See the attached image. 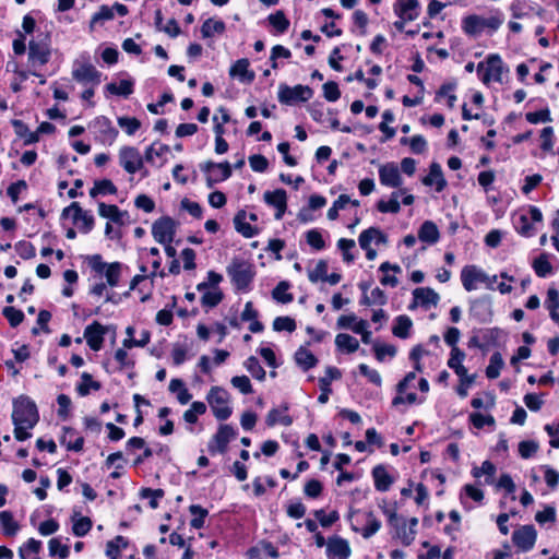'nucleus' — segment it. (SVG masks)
<instances>
[{"label": "nucleus", "instance_id": "nucleus-37", "mask_svg": "<svg viewBox=\"0 0 559 559\" xmlns=\"http://www.w3.org/2000/svg\"><path fill=\"white\" fill-rule=\"evenodd\" d=\"M106 91L112 95H120L123 97H128L133 93V81L131 80H121L119 84L109 83L106 85Z\"/></svg>", "mask_w": 559, "mask_h": 559}, {"label": "nucleus", "instance_id": "nucleus-25", "mask_svg": "<svg viewBox=\"0 0 559 559\" xmlns=\"http://www.w3.org/2000/svg\"><path fill=\"white\" fill-rule=\"evenodd\" d=\"M358 241L361 248H367L371 247V242H376L377 245L386 243L388 239L380 229L370 227L359 235Z\"/></svg>", "mask_w": 559, "mask_h": 559}, {"label": "nucleus", "instance_id": "nucleus-8", "mask_svg": "<svg viewBox=\"0 0 559 559\" xmlns=\"http://www.w3.org/2000/svg\"><path fill=\"white\" fill-rule=\"evenodd\" d=\"M72 78L83 84L97 86L102 81V73L90 62H74Z\"/></svg>", "mask_w": 559, "mask_h": 559}, {"label": "nucleus", "instance_id": "nucleus-59", "mask_svg": "<svg viewBox=\"0 0 559 559\" xmlns=\"http://www.w3.org/2000/svg\"><path fill=\"white\" fill-rule=\"evenodd\" d=\"M495 473H496V467L489 461L483 462L480 467H475L473 469V475L476 478H480L481 476H486V483H488V484L491 483V478L495 475Z\"/></svg>", "mask_w": 559, "mask_h": 559}, {"label": "nucleus", "instance_id": "nucleus-41", "mask_svg": "<svg viewBox=\"0 0 559 559\" xmlns=\"http://www.w3.org/2000/svg\"><path fill=\"white\" fill-rule=\"evenodd\" d=\"M402 194V191H396L391 194V199L389 201L380 200L377 204V209L381 213H397L400 212V202L399 198Z\"/></svg>", "mask_w": 559, "mask_h": 559}, {"label": "nucleus", "instance_id": "nucleus-12", "mask_svg": "<svg viewBox=\"0 0 559 559\" xmlns=\"http://www.w3.org/2000/svg\"><path fill=\"white\" fill-rule=\"evenodd\" d=\"M379 179L382 186L389 188H400L403 183L399 167L394 163H386L380 166Z\"/></svg>", "mask_w": 559, "mask_h": 559}, {"label": "nucleus", "instance_id": "nucleus-34", "mask_svg": "<svg viewBox=\"0 0 559 559\" xmlns=\"http://www.w3.org/2000/svg\"><path fill=\"white\" fill-rule=\"evenodd\" d=\"M100 383L98 381L93 380L92 374L87 372H83L81 374V382L76 385V391L79 395L86 396L90 394L91 390H99Z\"/></svg>", "mask_w": 559, "mask_h": 559}, {"label": "nucleus", "instance_id": "nucleus-31", "mask_svg": "<svg viewBox=\"0 0 559 559\" xmlns=\"http://www.w3.org/2000/svg\"><path fill=\"white\" fill-rule=\"evenodd\" d=\"M0 524L5 536H14L20 530L19 523L13 519L10 511L0 512Z\"/></svg>", "mask_w": 559, "mask_h": 559}, {"label": "nucleus", "instance_id": "nucleus-21", "mask_svg": "<svg viewBox=\"0 0 559 559\" xmlns=\"http://www.w3.org/2000/svg\"><path fill=\"white\" fill-rule=\"evenodd\" d=\"M60 443L69 451L80 452L83 449L84 439L83 437L76 436V431L73 428L64 427Z\"/></svg>", "mask_w": 559, "mask_h": 559}, {"label": "nucleus", "instance_id": "nucleus-1", "mask_svg": "<svg viewBox=\"0 0 559 559\" xmlns=\"http://www.w3.org/2000/svg\"><path fill=\"white\" fill-rule=\"evenodd\" d=\"M39 420L36 404L27 396H20L13 402L12 421L14 424V437L19 441L31 438L29 429Z\"/></svg>", "mask_w": 559, "mask_h": 559}, {"label": "nucleus", "instance_id": "nucleus-24", "mask_svg": "<svg viewBox=\"0 0 559 559\" xmlns=\"http://www.w3.org/2000/svg\"><path fill=\"white\" fill-rule=\"evenodd\" d=\"M231 78H238L242 82L251 83L254 80V73L249 71L248 59L237 60L229 69Z\"/></svg>", "mask_w": 559, "mask_h": 559}, {"label": "nucleus", "instance_id": "nucleus-36", "mask_svg": "<svg viewBox=\"0 0 559 559\" xmlns=\"http://www.w3.org/2000/svg\"><path fill=\"white\" fill-rule=\"evenodd\" d=\"M413 325L412 320L407 316H399L395 319V324L392 329V333L400 338H407L409 330Z\"/></svg>", "mask_w": 559, "mask_h": 559}, {"label": "nucleus", "instance_id": "nucleus-19", "mask_svg": "<svg viewBox=\"0 0 559 559\" xmlns=\"http://www.w3.org/2000/svg\"><path fill=\"white\" fill-rule=\"evenodd\" d=\"M50 50L46 43L31 41L28 46V59L33 66H44L49 61Z\"/></svg>", "mask_w": 559, "mask_h": 559}, {"label": "nucleus", "instance_id": "nucleus-22", "mask_svg": "<svg viewBox=\"0 0 559 559\" xmlns=\"http://www.w3.org/2000/svg\"><path fill=\"white\" fill-rule=\"evenodd\" d=\"M413 296L416 302L426 308L429 306H437L440 300L439 294L429 287L414 289Z\"/></svg>", "mask_w": 559, "mask_h": 559}, {"label": "nucleus", "instance_id": "nucleus-20", "mask_svg": "<svg viewBox=\"0 0 559 559\" xmlns=\"http://www.w3.org/2000/svg\"><path fill=\"white\" fill-rule=\"evenodd\" d=\"M426 186H435L438 192H441L447 186L443 177L441 166L438 163H432L429 168V174L423 179Z\"/></svg>", "mask_w": 559, "mask_h": 559}, {"label": "nucleus", "instance_id": "nucleus-15", "mask_svg": "<svg viewBox=\"0 0 559 559\" xmlns=\"http://www.w3.org/2000/svg\"><path fill=\"white\" fill-rule=\"evenodd\" d=\"M105 333L106 329L98 322H93L85 328L84 338L91 349L97 352L102 348Z\"/></svg>", "mask_w": 559, "mask_h": 559}, {"label": "nucleus", "instance_id": "nucleus-64", "mask_svg": "<svg viewBox=\"0 0 559 559\" xmlns=\"http://www.w3.org/2000/svg\"><path fill=\"white\" fill-rule=\"evenodd\" d=\"M556 516H557V513H556V509L551 506H547L544 508L543 511H538L535 515V521L543 525L545 523H554L556 521Z\"/></svg>", "mask_w": 559, "mask_h": 559}, {"label": "nucleus", "instance_id": "nucleus-38", "mask_svg": "<svg viewBox=\"0 0 559 559\" xmlns=\"http://www.w3.org/2000/svg\"><path fill=\"white\" fill-rule=\"evenodd\" d=\"M117 188L109 179L97 180L94 183V187L90 190V195L92 198L97 197L98 194H116Z\"/></svg>", "mask_w": 559, "mask_h": 559}, {"label": "nucleus", "instance_id": "nucleus-10", "mask_svg": "<svg viewBox=\"0 0 559 559\" xmlns=\"http://www.w3.org/2000/svg\"><path fill=\"white\" fill-rule=\"evenodd\" d=\"M152 235L158 243L173 242L176 235V222L169 216L160 217L153 223Z\"/></svg>", "mask_w": 559, "mask_h": 559}, {"label": "nucleus", "instance_id": "nucleus-26", "mask_svg": "<svg viewBox=\"0 0 559 559\" xmlns=\"http://www.w3.org/2000/svg\"><path fill=\"white\" fill-rule=\"evenodd\" d=\"M372 477L374 480V487L378 491L389 490L393 483L392 477L383 465H377L373 467Z\"/></svg>", "mask_w": 559, "mask_h": 559}, {"label": "nucleus", "instance_id": "nucleus-62", "mask_svg": "<svg viewBox=\"0 0 559 559\" xmlns=\"http://www.w3.org/2000/svg\"><path fill=\"white\" fill-rule=\"evenodd\" d=\"M106 280L109 286L115 287L119 283L120 277V263L114 262L108 264L105 271Z\"/></svg>", "mask_w": 559, "mask_h": 559}, {"label": "nucleus", "instance_id": "nucleus-42", "mask_svg": "<svg viewBox=\"0 0 559 559\" xmlns=\"http://www.w3.org/2000/svg\"><path fill=\"white\" fill-rule=\"evenodd\" d=\"M243 366L254 379L259 381H263L265 379V370L260 365L257 357L250 356L246 359Z\"/></svg>", "mask_w": 559, "mask_h": 559}, {"label": "nucleus", "instance_id": "nucleus-16", "mask_svg": "<svg viewBox=\"0 0 559 559\" xmlns=\"http://www.w3.org/2000/svg\"><path fill=\"white\" fill-rule=\"evenodd\" d=\"M328 557L330 559H348L350 547L346 539L332 537L326 545Z\"/></svg>", "mask_w": 559, "mask_h": 559}, {"label": "nucleus", "instance_id": "nucleus-3", "mask_svg": "<svg viewBox=\"0 0 559 559\" xmlns=\"http://www.w3.org/2000/svg\"><path fill=\"white\" fill-rule=\"evenodd\" d=\"M206 400L214 416L218 420H226L231 415L229 406V394L221 386H213L207 393Z\"/></svg>", "mask_w": 559, "mask_h": 559}, {"label": "nucleus", "instance_id": "nucleus-60", "mask_svg": "<svg viewBox=\"0 0 559 559\" xmlns=\"http://www.w3.org/2000/svg\"><path fill=\"white\" fill-rule=\"evenodd\" d=\"M2 313L12 328L20 325L23 322L24 313L14 307L3 308Z\"/></svg>", "mask_w": 559, "mask_h": 559}, {"label": "nucleus", "instance_id": "nucleus-58", "mask_svg": "<svg viewBox=\"0 0 559 559\" xmlns=\"http://www.w3.org/2000/svg\"><path fill=\"white\" fill-rule=\"evenodd\" d=\"M328 274V263L324 260H320L316 267L308 272V278L311 283L323 281Z\"/></svg>", "mask_w": 559, "mask_h": 559}, {"label": "nucleus", "instance_id": "nucleus-6", "mask_svg": "<svg viewBox=\"0 0 559 559\" xmlns=\"http://www.w3.org/2000/svg\"><path fill=\"white\" fill-rule=\"evenodd\" d=\"M313 95L312 90L306 85H295L290 87L286 84H281L278 87V100L285 105H293L297 102H307Z\"/></svg>", "mask_w": 559, "mask_h": 559}, {"label": "nucleus", "instance_id": "nucleus-33", "mask_svg": "<svg viewBox=\"0 0 559 559\" xmlns=\"http://www.w3.org/2000/svg\"><path fill=\"white\" fill-rule=\"evenodd\" d=\"M295 360L296 364L301 367L304 370H309L310 368L314 367L318 362V359L316 356L309 352L308 349L300 347L295 353Z\"/></svg>", "mask_w": 559, "mask_h": 559}, {"label": "nucleus", "instance_id": "nucleus-53", "mask_svg": "<svg viewBox=\"0 0 559 559\" xmlns=\"http://www.w3.org/2000/svg\"><path fill=\"white\" fill-rule=\"evenodd\" d=\"M169 151V147L165 144L153 143L145 151V160L148 163H154L155 157H160Z\"/></svg>", "mask_w": 559, "mask_h": 559}, {"label": "nucleus", "instance_id": "nucleus-47", "mask_svg": "<svg viewBox=\"0 0 559 559\" xmlns=\"http://www.w3.org/2000/svg\"><path fill=\"white\" fill-rule=\"evenodd\" d=\"M270 24L278 32L285 33L289 27V21L286 19L283 11H277L269 15Z\"/></svg>", "mask_w": 559, "mask_h": 559}, {"label": "nucleus", "instance_id": "nucleus-28", "mask_svg": "<svg viewBox=\"0 0 559 559\" xmlns=\"http://www.w3.org/2000/svg\"><path fill=\"white\" fill-rule=\"evenodd\" d=\"M287 407L284 409L272 408L266 416V425L269 427H273L277 424L288 427L293 424V419L289 415L286 414Z\"/></svg>", "mask_w": 559, "mask_h": 559}, {"label": "nucleus", "instance_id": "nucleus-63", "mask_svg": "<svg viewBox=\"0 0 559 559\" xmlns=\"http://www.w3.org/2000/svg\"><path fill=\"white\" fill-rule=\"evenodd\" d=\"M469 420L474 425L475 428L481 429L485 426H493L495 418L491 415H484L480 413H472L469 415Z\"/></svg>", "mask_w": 559, "mask_h": 559}, {"label": "nucleus", "instance_id": "nucleus-2", "mask_svg": "<svg viewBox=\"0 0 559 559\" xmlns=\"http://www.w3.org/2000/svg\"><path fill=\"white\" fill-rule=\"evenodd\" d=\"M233 285L238 290H248L255 275L254 265L246 259L234 258L226 267Z\"/></svg>", "mask_w": 559, "mask_h": 559}, {"label": "nucleus", "instance_id": "nucleus-40", "mask_svg": "<svg viewBox=\"0 0 559 559\" xmlns=\"http://www.w3.org/2000/svg\"><path fill=\"white\" fill-rule=\"evenodd\" d=\"M12 126L16 135L24 140L25 144H32L38 141L36 133L28 130L27 126L21 120H13Z\"/></svg>", "mask_w": 559, "mask_h": 559}, {"label": "nucleus", "instance_id": "nucleus-13", "mask_svg": "<svg viewBox=\"0 0 559 559\" xmlns=\"http://www.w3.org/2000/svg\"><path fill=\"white\" fill-rule=\"evenodd\" d=\"M236 437L235 429L229 425L219 426L216 435L213 437V441L210 443L209 449L211 452L217 451L224 453L227 449V444L231 439Z\"/></svg>", "mask_w": 559, "mask_h": 559}, {"label": "nucleus", "instance_id": "nucleus-32", "mask_svg": "<svg viewBox=\"0 0 559 559\" xmlns=\"http://www.w3.org/2000/svg\"><path fill=\"white\" fill-rule=\"evenodd\" d=\"M246 212L240 211L234 217V225L238 233H240L246 238H251L257 235V229L252 227L250 224L245 222Z\"/></svg>", "mask_w": 559, "mask_h": 559}, {"label": "nucleus", "instance_id": "nucleus-54", "mask_svg": "<svg viewBox=\"0 0 559 559\" xmlns=\"http://www.w3.org/2000/svg\"><path fill=\"white\" fill-rule=\"evenodd\" d=\"M92 528V521L87 516H82L73 521L72 532L75 536L82 537Z\"/></svg>", "mask_w": 559, "mask_h": 559}, {"label": "nucleus", "instance_id": "nucleus-29", "mask_svg": "<svg viewBox=\"0 0 559 559\" xmlns=\"http://www.w3.org/2000/svg\"><path fill=\"white\" fill-rule=\"evenodd\" d=\"M393 527L395 528L396 538H399L404 546H409L414 542L416 530L408 527L405 521H399Z\"/></svg>", "mask_w": 559, "mask_h": 559}, {"label": "nucleus", "instance_id": "nucleus-57", "mask_svg": "<svg viewBox=\"0 0 559 559\" xmlns=\"http://www.w3.org/2000/svg\"><path fill=\"white\" fill-rule=\"evenodd\" d=\"M48 548L50 556H58L61 559H66L70 554L69 547L67 545H62L57 538H51L49 540Z\"/></svg>", "mask_w": 559, "mask_h": 559}, {"label": "nucleus", "instance_id": "nucleus-7", "mask_svg": "<svg viewBox=\"0 0 559 559\" xmlns=\"http://www.w3.org/2000/svg\"><path fill=\"white\" fill-rule=\"evenodd\" d=\"M62 217L72 215L74 224L83 234H88L94 227V217L88 211H84L78 202H72L63 209Z\"/></svg>", "mask_w": 559, "mask_h": 559}, {"label": "nucleus", "instance_id": "nucleus-50", "mask_svg": "<svg viewBox=\"0 0 559 559\" xmlns=\"http://www.w3.org/2000/svg\"><path fill=\"white\" fill-rule=\"evenodd\" d=\"M41 548V543L34 538H29L25 545L20 547L19 556L21 559H31V555L38 554Z\"/></svg>", "mask_w": 559, "mask_h": 559}, {"label": "nucleus", "instance_id": "nucleus-49", "mask_svg": "<svg viewBox=\"0 0 559 559\" xmlns=\"http://www.w3.org/2000/svg\"><path fill=\"white\" fill-rule=\"evenodd\" d=\"M203 295L201 297V302L203 306L213 308L217 306L222 299L223 294L218 288H214L213 290H203Z\"/></svg>", "mask_w": 559, "mask_h": 559}, {"label": "nucleus", "instance_id": "nucleus-56", "mask_svg": "<svg viewBox=\"0 0 559 559\" xmlns=\"http://www.w3.org/2000/svg\"><path fill=\"white\" fill-rule=\"evenodd\" d=\"M460 384L456 389L457 394L461 397H466L468 395V389L473 385L476 379V374H468L467 369L464 370V376H459Z\"/></svg>", "mask_w": 559, "mask_h": 559}, {"label": "nucleus", "instance_id": "nucleus-45", "mask_svg": "<svg viewBox=\"0 0 559 559\" xmlns=\"http://www.w3.org/2000/svg\"><path fill=\"white\" fill-rule=\"evenodd\" d=\"M217 169H222V176H216V174L207 175L206 186L209 188L214 187L215 183L226 180L231 176V167L228 162L219 163Z\"/></svg>", "mask_w": 559, "mask_h": 559}, {"label": "nucleus", "instance_id": "nucleus-27", "mask_svg": "<svg viewBox=\"0 0 559 559\" xmlns=\"http://www.w3.org/2000/svg\"><path fill=\"white\" fill-rule=\"evenodd\" d=\"M98 214H99V216H102L104 218H108L114 223L122 224L123 223L122 218L127 214V212L120 211L117 205L99 202L98 203Z\"/></svg>", "mask_w": 559, "mask_h": 559}, {"label": "nucleus", "instance_id": "nucleus-43", "mask_svg": "<svg viewBox=\"0 0 559 559\" xmlns=\"http://www.w3.org/2000/svg\"><path fill=\"white\" fill-rule=\"evenodd\" d=\"M206 412V405L203 402H193L189 409L183 413V419L189 424H195L198 416Z\"/></svg>", "mask_w": 559, "mask_h": 559}, {"label": "nucleus", "instance_id": "nucleus-14", "mask_svg": "<svg viewBox=\"0 0 559 559\" xmlns=\"http://www.w3.org/2000/svg\"><path fill=\"white\" fill-rule=\"evenodd\" d=\"M264 201L270 206L276 209L275 218L282 219L287 207V194L283 189H276L274 191L264 192Z\"/></svg>", "mask_w": 559, "mask_h": 559}, {"label": "nucleus", "instance_id": "nucleus-30", "mask_svg": "<svg viewBox=\"0 0 559 559\" xmlns=\"http://www.w3.org/2000/svg\"><path fill=\"white\" fill-rule=\"evenodd\" d=\"M335 345L340 350L348 354L355 353L359 348L358 340L346 333H340L336 335Z\"/></svg>", "mask_w": 559, "mask_h": 559}, {"label": "nucleus", "instance_id": "nucleus-46", "mask_svg": "<svg viewBox=\"0 0 559 559\" xmlns=\"http://www.w3.org/2000/svg\"><path fill=\"white\" fill-rule=\"evenodd\" d=\"M128 543L122 536H117L115 539L109 540L106 545V555L110 559H118L120 549L127 547Z\"/></svg>", "mask_w": 559, "mask_h": 559}, {"label": "nucleus", "instance_id": "nucleus-17", "mask_svg": "<svg viewBox=\"0 0 559 559\" xmlns=\"http://www.w3.org/2000/svg\"><path fill=\"white\" fill-rule=\"evenodd\" d=\"M341 378V371L335 367H328L325 369V376L319 379V385L321 394L318 397L320 404H325L329 401L331 393V382Z\"/></svg>", "mask_w": 559, "mask_h": 559}, {"label": "nucleus", "instance_id": "nucleus-51", "mask_svg": "<svg viewBox=\"0 0 559 559\" xmlns=\"http://www.w3.org/2000/svg\"><path fill=\"white\" fill-rule=\"evenodd\" d=\"M288 288L289 284L287 282L278 283V285L272 292L273 298L282 304L290 302L293 300V295L287 293Z\"/></svg>", "mask_w": 559, "mask_h": 559}, {"label": "nucleus", "instance_id": "nucleus-35", "mask_svg": "<svg viewBox=\"0 0 559 559\" xmlns=\"http://www.w3.org/2000/svg\"><path fill=\"white\" fill-rule=\"evenodd\" d=\"M225 31V23L221 20L207 19L201 27V33L204 38L214 36L215 34H223Z\"/></svg>", "mask_w": 559, "mask_h": 559}, {"label": "nucleus", "instance_id": "nucleus-4", "mask_svg": "<svg viewBox=\"0 0 559 559\" xmlns=\"http://www.w3.org/2000/svg\"><path fill=\"white\" fill-rule=\"evenodd\" d=\"M477 72L485 84L501 82L503 74V63L498 55H490L485 62L477 64Z\"/></svg>", "mask_w": 559, "mask_h": 559}, {"label": "nucleus", "instance_id": "nucleus-5", "mask_svg": "<svg viewBox=\"0 0 559 559\" xmlns=\"http://www.w3.org/2000/svg\"><path fill=\"white\" fill-rule=\"evenodd\" d=\"M501 21L498 17H484L480 15H468L463 20V29L466 34L478 35L486 29L491 32L499 28Z\"/></svg>", "mask_w": 559, "mask_h": 559}, {"label": "nucleus", "instance_id": "nucleus-61", "mask_svg": "<svg viewBox=\"0 0 559 559\" xmlns=\"http://www.w3.org/2000/svg\"><path fill=\"white\" fill-rule=\"evenodd\" d=\"M231 385L242 394L252 393V385L247 376H236L230 380Z\"/></svg>", "mask_w": 559, "mask_h": 559}, {"label": "nucleus", "instance_id": "nucleus-44", "mask_svg": "<svg viewBox=\"0 0 559 559\" xmlns=\"http://www.w3.org/2000/svg\"><path fill=\"white\" fill-rule=\"evenodd\" d=\"M503 366V359L500 353L491 355L489 365L486 368V376L489 379H496L499 377L501 368Z\"/></svg>", "mask_w": 559, "mask_h": 559}, {"label": "nucleus", "instance_id": "nucleus-55", "mask_svg": "<svg viewBox=\"0 0 559 559\" xmlns=\"http://www.w3.org/2000/svg\"><path fill=\"white\" fill-rule=\"evenodd\" d=\"M117 121L128 135H133L141 127L140 120L133 117H119Z\"/></svg>", "mask_w": 559, "mask_h": 559}, {"label": "nucleus", "instance_id": "nucleus-23", "mask_svg": "<svg viewBox=\"0 0 559 559\" xmlns=\"http://www.w3.org/2000/svg\"><path fill=\"white\" fill-rule=\"evenodd\" d=\"M440 233L438 226L432 221H425L418 230V239L428 245H435L439 241Z\"/></svg>", "mask_w": 559, "mask_h": 559}, {"label": "nucleus", "instance_id": "nucleus-52", "mask_svg": "<svg viewBox=\"0 0 559 559\" xmlns=\"http://www.w3.org/2000/svg\"><path fill=\"white\" fill-rule=\"evenodd\" d=\"M96 123L99 126V130L105 135V140L112 142L118 135V130L111 126V122L106 117L97 119Z\"/></svg>", "mask_w": 559, "mask_h": 559}, {"label": "nucleus", "instance_id": "nucleus-48", "mask_svg": "<svg viewBox=\"0 0 559 559\" xmlns=\"http://www.w3.org/2000/svg\"><path fill=\"white\" fill-rule=\"evenodd\" d=\"M190 513L193 515L190 524L193 528H201L204 525V519L207 515V510L199 504H192L189 508Z\"/></svg>", "mask_w": 559, "mask_h": 559}, {"label": "nucleus", "instance_id": "nucleus-39", "mask_svg": "<svg viewBox=\"0 0 559 559\" xmlns=\"http://www.w3.org/2000/svg\"><path fill=\"white\" fill-rule=\"evenodd\" d=\"M465 358L464 352L460 348L451 349V355L448 360V366L454 370L457 376H464V370L466 369L462 362Z\"/></svg>", "mask_w": 559, "mask_h": 559}, {"label": "nucleus", "instance_id": "nucleus-9", "mask_svg": "<svg viewBox=\"0 0 559 559\" xmlns=\"http://www.w3.org/2000/svg\"><path fill=\"white\" fill-rule=\"evenodd\" d=\"M120 166L128 174H135L143 167L144 158L138 148L133 146H122L118 154Z\"/></svg>", "mask_w": 559, "mask_h": 559}, {"label": "nucleus", "instance_id": "nucleus-18", "mask_svg": "<svg viewBox=\"0 0 559 559\" xmlns=\"http://www.w3.org/2000/svg\"><path fill=\"white\" fill-rule=\"evenodd\" d=\"M394 10L400 19L415 21L419 15V3L417 0H397Z\"/></svg>", "mask_w": 559, "mask_h": 559}, {"label": "nucleus", "instance_id": "nucleus-11", "mask_svg": "<svg viewBox=\"0 0 559 559\" xmlns=\"http://www.w3.org/2000/svg\"><path fill=\"white\" fill-rule=\"evenodd\" d=\"M461 281L463 287L467 292L475 290L479 287L480 284H485L486 286H490L491 282L487 274H485L480 269L475 265H467L463 267L461 272Z\"/></svg>", "mask_w": 559, "mask_h": 559}]
</instances>
